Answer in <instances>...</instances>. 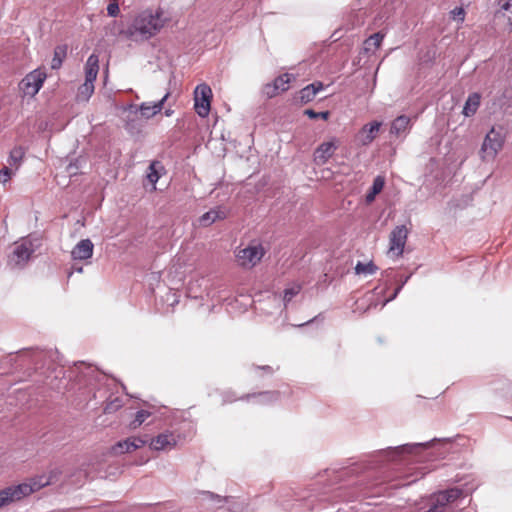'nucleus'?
Listing matches in <instances>:
<instances>
[{"instance_id":"nucleus-24","label":"nucleus","mask_w":512,"mask_h":512,"mask_svg":"<svg viewBox=\"0 0 512 512\" xmlns=\"http://www.w3.org/2000/svg\"><path fill=\"white\" fill-rule=\"evenodd\" d=\"M385 178L381 175H378L372 184L370 191L366 194V202L371 203L375 200L376 195H378L384 188Z\"/></svg>"},{"instance_id":"nucleus-33","label":"nucleus","mask_w":512,"mask_h":512,"mask_svg":"<svg viewBox=\"0 0 512 512\" xmlns=\"http://www.w3.org/2000/svg\"><path fill=\"white\" fill-rule=\"evenodd\" d=\"M121 407H122V401L118 398H115L114 400H111L106 404L104 411L106 413H112V412L117 411Z\"/></svg>"},{"instance_id":"nucleus-14","label":"nucleus","mask_w":512,"mask_h":512,"mask_svg":"<svg viewBox=\"0 0 512 512\" xmlns=\"http://www.w3.org/2000/svg\"><path fill=\"white\" fill-rule=\"evenodd\" d=\"M176 444L177 439L175 435L171 432H165L154 437L151 440L149 447L155 451H163L174 448Z\"/></svg>"},{"instance_id":"nucleus-19","label":"nucleus","mask_w":512,"mask_h":512,"mask_svg":"<svg viewBox=\"0 0 512 512\" xmlns=\"http://www.w3.org/2000/svg\"><path fill=\"white\" fill-rule=\"evenodd\" d=\"M227 217V210L223 207H216L210 211L204 213L199 218L201 226L207 227L218 220H223Z\"/></svg>"},{"instance_id":"nucleus-40","label":"nucleus","mask_w":512,"mask_h":512,"mask_svg":"<svg viewBox=\"0 0 512 512\" xmlns=\"http://www.w3.org/2000/svg\"><path fill=\"white\" fill-rule=\"evenodd\" d=\"M172 114H173V110H172V109H166V110H165V115H166L167 117L171 116Z\"/></svg>"},{"instance_id":"nucleus-4","label":"nucleus","mask_w":512,"mask_h":512,"mask_svg":"<svg viewBox=\"0 0 512 512\" xmlns=\"http://www.w3.org/2000/svg\"><path fill=\"white\" fill-rule=\"evenodd\" d=\"M264 254L263 246L258 242H252L247 247L237 250L235 257L239 266L250 269L261 261Z\"/></svg>"},{"instance_id":"nucleus-5","label":"nucleus","mask_w":512,"mask_h":512,"mask_svg":"<svg viewBox=\"0 0 512 512\" xmlns=\"http://www.w3.org/2000/svg\"><path fill=\"white\" fill-rule=\"evenodd\" d=\"M35 251V247L30 238H22L15 242L13 251L9 255L8 264L12 268L23 267L31 255Z\"/></svg>"},{"instance_id":"nucleus-23","label":"nucleus","mask_w":512,"mask_h":512,"mask_svg":"<svg viewBox=\"0 0 512 512\" xmlns=\"http://www.w3.org/2000/svg\"><path fill=\"white\" fill-rule=\"evenodd\" d=\"M164 170L162 164L159 161H153L149 165L147 179L152 184V189H156V183L161 177V172Z\"/></svg>"},{"instance_id":"nucleus-35","label":"nucleus","mask_w":512,"mask_h":512,"mask_svg":"<svg viewBox=\"0 0 512 512\" xmlns=\"http://www.w3.org/2000/svg\"><path fill=\"white\" fill-rule=\"evenodd\" d=\"M262 92L263 95L267 98H273L277 94H279L278 90L272 83H267L266 85H264Z\"/></svg>"},{"instance_id":"nucleus-6","label":"nucleus","mask_w":512,"mask_h":512,"mask_svg":"<svg viewBox=\"0 0 512 512\" xmlns=\"http://www.w3.org/2000/svg\"><path fill=\"white\" fill-rule=\"evenodd\" d=\"M31 494L32 489L30 486L26 485L25 482L8 486L0 490V509L14 502L20 501Z\"/></svg>"},{"instance_id":"nucleus-12","label":"nucleus","mask_w":512,"mask_h":512,"mask_svg":"<svg viewBox=\"0 0 512 512\" xmlns=\"http://www.w3.org/2000/svg\"><path fill=\"white\" fill-rule=\"evenodd\" d=\"M61 475V471L58 468L50 470L47 474L33 477L26 481V485L30 486L32 493L40 490L43 487L56 483Z\"/></svg>"},{"instance_id":"nucleus-10","label":"nucleus","mask_w":512,"mask_h":512,"mask_svg":"<svg viewBox=\"0 0 512 512\" xmlns=\"http://www.w3.org/2000/svg\"><path fill=\"white\" fill-rule=\"evenodd\" d=\"M427 446L428 443L405 444L388 448L386 454L390 460L405 459L409 455H417L420 450Z\"/></svg>"},{"instance_id":"nucleus-15","label":"nucleus","mask_w":512,"mask_h":512,"mask_svg":"<svg viewBox=\"0 0 512 512\" xmlns=\"http://www.w3.org/2000/svg\"><path fill=\"white\" fill-rule=\"evenodd\" d=\"M170 93L167 92L158 102H143L139 105L138 110L140 111L141 115L146 118L150 119L156 114L160 113L163 109L164 103L169 98Z\"/></svg>"},{"instance_id":"nucleus-8","label":"nucleus","mask_w":512,"mask_h":512,"mask_svg":"<svg viewBox=\"0 0 512 512\" xmlns=\"http://www.w3.org/2000/svg\"><path fill=\"white\" fill-rule=\"evenodd\" d=\"M212 98L211 88L205 84H199L194 90V109L196 113L205 118L210 112Z\"/></svg>"},{"instance_id":"nucleus-34","label":"nucleus","mask_w":512,"mask_h":512,"mask_svg":"<svg viewBox=\"0 0 512 512\" xmlns=\"http://www.w3.org/2000/svg\"><path fill=\"white\" fill-rule=\"evenodd\" d=\"M256 397L259 399V403H267L276 400L278 398V393L265 392L258 394Z\"/></svg>"},{"instance_id":"nucleus-36","label":"nucleus","mask_w":512,"mask_h":512,"mask_svg":"<svg viewBox=\"0 0 512 512\" xmlns=\"http://www.w3.org/2000/svg\"><path fill=\"white\" fill-rule=\"evenodd\" d=\"M504 11V16L507 18L509 24L512 26V0H507L501 7Z\"/></svg>"},{"instance_id":"nucleus-31","label":"nucleus","mask_w":512,"mask_h":512,"mask_svg":"<svg viewBox=\"0 0 512 512\" xmlns=\"http://www.w3.org/2000/svg\"><path fill=\"white\" fill-rule=\"evenodd\" d=\"M304 114L311 119L321 118L323 120H328L330 116V113L328 111L316 112L313 109H306L304 111Z\"/></svg>"},{"instance_id":"nucleus-17","label":"nucleus","mask_w":512,"mask_h":512,"mask_svg":"<svg viewBox=\"0 0 512 512\" xmlns=\"http://www.w3.org/2000/svg\"><path fill=\"white\" fill-rule=\"evenodd\" d=\"M147 441L139 437H130L116 443L113 447L114 453H129L143 447Z\"/></svg>"},{"instance_id":"nucleus-29","label":"nucleus","mask_w":512,"mask_h":512,"mask_svg":"<svg viewBox=\"0 0 512 512\" xmlns=\"http://www.w3.org/2000/svg\"><path fill=\"white\" fill-rule=\"evenodd\" d=\"M300 290H301V286L299 284H294V285L286 288L284 290V296H283L284 304L287 305L293 299V297H295L296 295L299 294Z\"/></svg>"},{"instance_id":"nucleus-9","label":"nucleus","mask_w":512,"mask_h":512,"mask_svg":"<svg viewBox=\"0 0 512 512\" xmlns=\"http://www.w3.org/2000/svg\"><path fill=\"white\" fill-rule=\"evenodd\" d=\"M408 237V229L405 225L396 226L390 233L388 254L400 257L403 254Z\"/></svg>"},{"instance_id":"nucleus-37","label":"nucleus","mask_w":512,"mask_h":512,"mask_svg":"<svg viewBox=\"0 0 512 512\" xmlns=\"http://www.w3.org/2000/svg\"><path fill=\"white\" fill-rule=\"evenodd\" d=\"M452 18L454 20L463 22L465 17L464 9L461 7H456L451 11Z\"/></svg>"},{"instance_id":"nucleus-16","label":"nucleus","mask_w":512,"mask_h":512,"mask_svg":"<svg viewBox=\"0 0 512 512\" xmlns=\"http://www.w3.org/2000/svg\"><path fill=\"white\" fill-rule=\"evenodd\" d=\"M94 245L90 239H83L71 251L74 260H88L93 255Z\"/></svg>"},{"instance_id":"nucleus-21","label":"nucleus","mask_w":512,"mask_h":512,"mask_svg":"<svg viewBox=\"0 0 512 512\" xmlns=\"http://www.w3.org/2000/svg\"><path fill=\"white\" fill-rule=\"evenodd\" d=\"M410 128V118L405 115L397 117L391 124L390 132L396 136L405 135Z\"/></svg>"},{"instance_id":"nucleus-32","label":"nucleus","mask_w":512,"mask_h":512,"mask_svg":"<svg viewBox=\"0 0 512 512\" xmlns=\"http://www.w3.org/2000/svg\"><path fill=\"white\" fill-rule=\"evenodd\" d=\"M150 416V413L146 410H140L136 413L135 419L132 422V427L136 428L140 426L148 417Z\"/></svg>"},{"instance_id":"nucleus-22","label":"nucleus","mask_w":512,"mask_h":512,"mask_svg":"<svg viewBox=\"0 0 512 512\" xmlns=\"http://www.w3.org/2000/svg\"><path fill=\"white\" fill-rule=\"evenodd\" d=\"M480 100H481V97L478 93H473V94L469 95L468 99L465 102L464 108H463V114L466 117L473 116L480 106Z\"/></svg>"},{"instance_id":"nucleus-13","label":"nucleus","mask_w":512,"mask_h":512,"mask_svg":"<svg viewBox=\"0 0 512 512\" xmlns=\"http://www.w3.org/2000/svg\"><path fill=\"white\" fill-rule=\"evenodd\" d=\"M381 125L382 123L378 121L364 125L356 136L358 143L362 146L371 144L379 133Z\"/></svg>"},{"instance_id":"nucleus-39","label":"nucleus","mask_w":512,"mask_h":512,"mask_svg":"<svg viewBox=\"0 0 512 512\" xmlns=\"http://www.w3.org/2000/svg\"><path fill=\"white\" fill-rule=\"evenodd\" d=\"M401 288H402V286H399V287L395 290L394 294H393L389 299H387V300L383 303V306H384L387 302H389V301L393 300V299L397 296V294L399 293V291L401 290Z\"/></svg>"},{"instance_id":"nucleus-3","label":"nucleus","mask_w":512,"mask_h":512,"mask_svg":"<svg viewBox=\"0 0 512 512\" xmlns=\"http://www.w3.org/2000/svg\"><path fill=\"white\" fill-rule=\"evenodd\" d=\"M505 142V135L501 128L492 127L486 134L481 145L479 154L483 161H493L502 150Z\"/></svg>"},{"instance_id":"nucleus-30","label":"nucleus","mask_w":512,"mask_h":512,"mask_svg":"<svg viewBox=\"0 0 512 512\" xmlns=\"http://www.w3.org/2000/svg\"><path fill=\"white\" fill-rule=\"evenodd\" d=\"M17 173V170L11 168V167H8V166H4L1 170H0V183L2 185H6L14 175H16Z\"/></svg>"},{"instance_id":"nucleus-38","label":"nucleus","mask_w":512,"mask_h":512,"mask_svg":"<svg viewBox=\"0 0 512 512\" xmlns=\"http://www.w3.org/2000/svg\"><path fill=\"white\" fill-rule=\"evenodd\" d=\"M119 5L117 2H110L107 6V13L111 17H116L119 13Z\"/></svg>"},{"instance_id":"nucleus-7","label":"nucleus","mask_w":512,"mask_h":512,"mask_svg":"<svg viewBox=\"0 0 512 512\" xmlns=\"http://www.w3.org/2000/svg\"><path fill=\"white\" fill-rule=\"evenodd\" d=\"M45 79L46 73L41 69H35L22 79L19 88L25 96L34 97L42 88Z\"/></svg>"},{"instance_id":"nucleus-20","label":"nucleus","mask_w":512,"mask_h":512,"mask_svg":"<svg viewBox=\"0 0 512 512\" xmlns=\"http://www.w3.org/2000/svg\"><path fill=\"white\" fill-rule=\"evenodd\" d=\"M25 155L26 149L23 146H14L9 152L7 166L18 171L23 164Z\"/></svg>"},{"instance_id":"nucleus-27","label":"nucleus","mask_w":512,"mask_h":512,"mask_svg":"<svg viewBox=\"0 0 512 512\" xmlns=\"http://www.w3.org/2000/svg\"><path fill=\"white\" fill-rule=\"evenodd\" d=\"M66 57V47L65 46H57L54 50V56L51 61L52 69H59L62 65L64 58Z\"/></svg>"},{"instance_id":"nucleus-2","label":"nucleus","mask_w":512,"mask_h":512,"mask_svg":"<svg viewBox=\"0 0 512 512\" xmlns=\"http://www.w3.org/2000/svg\"><path fill=\"white\" fill-rule=\"evenodd\" d=\"M99 72V58L96 54H91L85 64V81L78 88L76 100L78 102H87L94 93V82Z\"/></svg>"},{"instance_id":"nucleus-26","label":"nucleus","mask_w":512,"mask_h":512,"mask_svg":"<svg viewBox=\"0 0 512 512\" xmlns=\"http://www.w3.org/2000/svg\"><path fill=\"white\" fill-rule=\"evenodd\" d=\"M293 77L291 74L285 73L280 76H278L272 84L275 86V88L278 90V92H284L288 90L289 84L292 81Z\"/></svg>"},{"instance_id":"nucleus-11","label":"nucleus","mask_w":512,"mask_h":512,"mask_svg":"<svg viewBox=\"0 0 512 512\" xmlns=\"http://www.w3.org/2000/svg\"><path fill=\"white\" fill-rule=\"evenodd\" d=\"M339 142L333 137L329 141L320 144L314 152V162L317 165H324L338 149Z\"/></svg>"},{"instance_id":"nucleus-25","label":"nucleus","mask_w":512,"mask_h":512,"mask_svg":"<svg viewBox=\"0 0 512 512\" xmlns=\"http://www.w3.org/2000/svg\"><path fill=\"white\" fill-rule=\"evenodd\" d=\"M383 39H384V34H382L381 32H377V33L371 35L364 42V50L366 52H374V51H376L380 47Z\"/></svg>"},{"instance_id":"nucleus-18","label":"nucleus","mask_w":512,"mask_h":512,"mask_svg":"<svg viewBox=\"0 0 512 512\" xmlns=\"http://www.w3.org/2000/svg\"><path fill=\"white\" fill-rule=\"evenodd\" d=\"M324 89V85L320 81H315L299 91V100L301 103L306 104L311 102L318 92Z\"/></svg>"},{"instance_id":"nucleus-28","label":"nucleus","mask_w":512,"mask_h":512,"mask_svg":"<svg viewBox=\"0 0 512 512\" xmlns=\"http://www.w3.org/2000/svg\"><path fill=\"white\" fill-rule=\"evenodd\" d=\"M377 271V267L372 263L358 262L355 266V272L358 275H372Z\"/></svg>"},{"instance_id":"nucleus-1","label":"nucleus","mask_w":512,"mask_h":512,"mask_svg":"<svg viewBox=\"0 0 512 512\" xmlns=\"http://www.w3.org/2000/svg\"><path fill=\"white\" fill-rule=\"evenodd\" d=\"M162 11L141 12L128 28V34L134 40H147L156 35L165 25Z\"/></svg>"}]
</instances>
